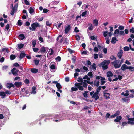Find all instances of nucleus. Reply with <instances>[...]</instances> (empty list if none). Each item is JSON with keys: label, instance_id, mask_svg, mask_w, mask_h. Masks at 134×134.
Returning <instances> with one entry per match:
<instances>
[{"label": "nucleus", "instance_id": "nucleus-1", "mask_svg": "<svg viewBox=\"0 0 134 134\" xmlns=\"http://www.w3.org/2000/svg\"><path fill=\"white\" fill-rule=\"evenodd\" d=\"M77 81L79 82L77 83H75V86L78 87L79 89L80 90L82 91L83 90V87L82 86V84L83 82V79L82 78L79 77Z\"/></svg>", "mask_w": 134, "mask_h": 134}, {"label": "nucleus", "instance_id": "nucleus-2", "mask_svg": "<svg viewBox=\"0 0 134 134\" xmlns=\"http://www.w3.org/2000/svg\"><path fill=\"white\" fill-rule=\"evenodd\" d=\"M110 63V61L109 60L104 61L101 63V66L102 68L104 69H106L108 68L107 66Z\"/></svg>", "mask_w": 134, "mask_h": 134}, {"label": "nucleus", "instance_id": "nucleus-3", "mask_svg": "<svg viewBox=\"0 0 134 134\" xmlns=\"http://www.w3.org/2000/svg\"><path fill=\"white\" fill-rule=\"evenodd\" d=\"M112 63L115 68H119L121 65V63H120V60H116L112 62Z\"/></svg>", "mask_w": 134, "mask_h": 134}, {"label": "nucleus", "instance_id": "nucleus-4", "mask_svg": "<svg viewBox=\"0 0 134 134\" xmlns=\"http://www.w3.org/2000/svg\"><path fill=\"white\" fill-rule=\"evenodd\" d=\"M31 26L32 28L30 27L29 29L32 31H34L36 27H40V25L37 22H35L31 24Z\"/></svg>", "mask_w": 134, "mask_h": 134}, {"label": "nucleus", "instance_id": "nucleus-5", "mask_svg": "<svg viewBox=\"0 0 134 134\" xmlns=\"http://www.w3.org/2000/svg\"><path fill=\"white\" fill-rule=\"evenodd\" d=\"M98 94V93L97 92H95L94 93V91L91 92L90 93V95L91 96H92V98H94L96 100H97L99 98Z\"/></svg>", "mask_w": 134, "mask_h": 134}, {"label": "nucleus", "instance_id": "nucleus-6", "mask_svg": "<svg viewBox=\"0 0 134 134\" xmlns=\"http://www.w3.org/2000/svg\"><path fill=\"white\" fill-rule=\"evenodd\" d=\"M48 49V48L47 47H43L41 48L40 50V52L42 54H44L46 53L47 52V51H47Z\"/></svg>", "mask_w": 134, "mask_h": 134}, {"label": "nucleus", "instance_id": "nucleus-7", "mask_svg": "<svg viewBox=\"0 0 134 134\" xmlns=\"http://www.w3.org/2000/svg\"><path fill=\"white\" fill-rule=\"evenodd\" d=\"M54 53V50L52 48H50L49 49L48 53L47 54V57H49V56L52 55Z\"/></svg>", "mask_w": 134, "mask_h": 134}, {"label": "nucleus", "instance_id": "nucleus-8", "mask_svg": "<svg viewBox=\"0 0 134 134\" xmlns=\"http://www.w3.org/2000/svg\"><path fill=\"white\" fill-rule=\"evenodd\" d=\"M123 53V50L122 49L120 50L117 54L118 56L119 59L121 58L122 55Z\"/></svg>", "mask_w": 134, "mask_h": 134}, {"label": "nucleus", "instance_id": "nucleus-9", "mask_svg": "<svg viewBox=\"0 0 134 134\" xmlns=\"http://www.w3.org/2000/svg\"><path fill=\"white\" fill-rule=\"evenodd\" d=\"M71 28L70 25H68L66 27L65 30V32L66 34H67L70 30Z\"/></svg>", "mask_w": 134, "mask_h": 134}, {"label": "nucleus", "instance_id": "nucleus-10", "mask_svg": "<svg viewBox=\"0 0 134 134\" xmlns=\"http://www.w3.org/2000/svg\"><path fill=\"white\" fill-rule=\"evenodd\" d=\"M104 96L106 99H109L110 98V94L109 93H106L105 92H103Z\"/></svg>", "mask_w": 134, "mask_h": 134}, {"label": "nucleus", "instance_id": "nucleus-11", "mask_svg": "<svg viewBox=\"0 0 134 134\" xmlns=\"http://www.w3.org/2000/svg\"><path fill=\"white\" fill-rule=\"evenodd\" d=\"M129 66H128L125 64L122 65L121 67V69L122 70H125L126 69H128Z\"/></svg>", "mask_w": 134, "mask_h": 134}, {"label": "nucleus", "instance_id": "nucleus-12", "mask_svg": "<svg viewBox=\"0 0 134 134\" xmlns=\"http://www.w3.org/2000/svg\"><path fill=\"white\" fill-rule=\"evenodd\" d=\"M16 70V69L15 68H13L11 70V72L12 74L15 76H16L18 75V74L15 71Z\"/></svg>", "mask_w": 134, "mask_h": 134}, {"label": "nucleus", "instance_id": "nucleus-13", "mask_svg": "<svg viewBox=\"0 0 134 134\" xmlns=\"http://www.w3.org/2000/svg\"><path fill=\"white\" fill-rule=\"evenodd\" d=\"M89 6V5L87 4H86L82 6V8L83 9L86 10L88 9Z\"/></svg>", "mask_w": 134, "mask_h": 134}, {"label": "nucleus", "instance_id": "nucleus-14", "mask_svg": "<svg viewBox=\"0 0 134 134\" xmlns=\"http://www.w3.org/2000/svg\"><path fill=\"white\" fill-rule=\"evenodd\" d=\"M6 87L9 88H10L11 87H14V85L13 84L10 83H8L6 85Z\"/></svg>", "mask_w": 134, "mask_h": 134}, {"label": "nucleus", "instance_id": "nucleus-15", "mask_svg": "<svg viewBox=\"0 0 134 134\" xmlns=\"http://www.w3.org/2000/svg\"><path fill=\"white\" fill-rule=\"evenodd\" d=\"M31 71L33 73H36L38 71V69L35 68H32L31 69Z\"/></svg>", "mask_w": 134, "mask_h": 134}, {"label": "nucleus", "instance_id": "nucleus-16", "mask_svg": "<svg viewBox=\"0 0 134 134\" xmlns=\"http://www.w3.org/2000/svg\"><path fill=\"white\" fill-rule=\"evenodd\" d=\"M14 85L18 87H19L22 85V83L21 82H15Z\"/></svg>", "mask_w": 134, "mask_h": 134}, {"label": "nucleus", "instance_id": "nucleus-17", "mask_svg": "<svg viewBox=\"0 0 134 134\" xmlns=\"http://www.w3.org/2000/svg\"><path fill=\"white\" fill-rule=\"evenodd\" d=\"M62 24V23H60L57 22L55 24V26L57 28L59 29L60 27Z\"/></svg>", "mask_w": 134, "mask_h": 134}, {"label": "nucleus", "instance_id": "nucleus-18", "mask_svg": "<svg viewBox=\"0 0 134 134\" xmlns=\"http://www.w3.org/2000/svg\"><path fill=\"white\" fill-rule=\"evenodd\" d=\"M93 23L96 26H97L98 25V20H97L96 19H94L93 20Z\"/></svg>", "mask_w": 134, "mask_h": 134}, {"label": "nucleus", "instance_id": "nucleus-19", "mask_svg": "<svg viewBox=\"0 0 134 134\" xmlns=\"http://www.w3.org/2000/svg\"><path fill=\"white\" fill-rule=\"evenodd\" d=\"M34 12V9L33 7H30L29 9V12L30 14H32Z\"/></svg>", "mask_w": 134, "mask_h": 134}, {"label": "nucleus", "instance_id": "nucleus-20", "mask_svg": "<svg viewBox=\"0 0 134 134\" xmlns=\"http://www.w3.org/2000/svg\"><path fill=\"white\" fill-rule=\"evenodd\" d=\"M117 41V40L116 38L115 37H114L112 38L111 42L113 44H115Z\"/></svg>", "mask_w": 134, "mask_h": 134}, {"label": "nucleus", "instance_id": "nucleus-21", "mask_svg": "<svg viewBox=\"0 0 134 134\" xmlns=\"http://www.w3.org/2000/svg\"><path fill=\"white\" fill-rule=\"evenodd\" d=\"M87 83H88L87 81L86 80H84L83 82V86L84 87L86 88L87 86Z\"/></svg>", "mask_w": 134, "mask_h": 134}, {"label": "nucleus", "instance_id": "nucleus-22", "mask_svg": "<svg viewBox=\"0 0 134 134\" xmlns=\"http://www.w3.org/2000/svg\"><path fill=\"white\" fill-rule=\"evenodd\" d=\"M113 74L111 71H108L107 73V76L108 77L113 76Z\"/></svg>", "mask_w": 134, "mask_h": 134}, {"label": "nucleus", "instance_id": "nucleus-23", "mask_svg": "<svg viewBox=\"0 0 134 134\" xmlns=\"http://www.w3.org/2000/svg\"><path fill=\"white\" fill-rule=\"evenodd\" d=\"M19 37L20 39L23 40L25 38V36L23 34H21L19 35Z\"/></svg>", "mask_w": 134, "mask_h": 134}, {"label": "nucleus", "instance_id": "nucleus-24", "mask_svg": "<svg viewBox=\"0 0 134 134\" xmlns=\"http://www.w3.org/2000/svg\"><path fill=\"white\" fill-rule=\"evenodd\" d=\"M0 96L2 97V98H4L5 96V92H0Z\"/></svg>", "mask_w": 134, "mask_h": 134}, {"label": "nucleus", "instance_id": "nucleus-25", "mask_svg": "<svg viewBox=\"0 0 134 134\" xmlns=\"http://www.w3.org/2000/svg\"><path fill=\"white\" fill-rule=\"evenodd\" d=\"M88 25H90V26L88 27V29L90 30H92L93 29L92 24L91 23H89Z\"/></svg>", "mask_w": 134, "mask_h": 134}, {"label": "nucleus", "instance_id": "nucleus-26", "mask_svg": "<svg viewBox=\"0 0 134 134\" xmlns=\"http://www.w3.org/2000/svg\"><path fill=\"white\" fill-rule=\"evenodd\" d=\"M105 80V79L104 78H103L101 79L100 82L102 85H103L105 83V81L104 80Z\"/></svg>", "mask_w": 134, "mask_h": 134}, {"label": "nucleus", "instance_id": "nucleus-27", "mask_svg": "<svg viewBox=\"0 0 134 134\" xmlns=\"http://www.w3.org/2000/svg\"><path fill=\"white\" fill-rule=\"evenodd\" d=\"M56 86L58 90H60L62 88V86L59 83H57Z\"/></svg>", "mask_w": 134, "mask_h": 134}, {"label": "nucleus", "instance_id": "nucleus-28", "mask_svg": "<svg viewBox=\"0 0 134 134\" xmlns=\"http://www.w3.org/2000/svg\"><path fill=\"white\" fill-rule=\"evenodd\" d=\"M108 33V31H104L103 32V36L105 37H106Z\"/></svg>", "mask_w": 134, "mask_h": 134}, {"label": "nucleus", "instance_id": "nucleus-29", "mask_svg": "<svg viewBox=\"0 0 134 134\" xmlns=\"http://www.w3.org/2000/svg\"><path fill=\"white\" fill-rule=\"evenodd\" d=\"M88 91H85L84 92V93H83V94L84 97L85 98H86L88 97L87 93H88Z\"/></svg>", "mask_w": 134, "mask_h": 134}, {"label": "nucleus", "instance_id": "nucleus-30", "mask_svg": "<svg viewBox=\"0 0 134 134\" xmlns=\"http://www.w3.org/2000/svg\"><path fill=\"white\" fill-rule=\"evenodd\" d=\"M94 85L96 86L97 87H98L99 85V81H95L94 82Z\"/></svg>", "mask_w": 134, "mask_h": 134}, {"label": "nucleus", "instance_id": "nucleus-31", "mask_svg": "<svg viewBox=\"0 0 134 134\" xmlns=\"http://www.w3.org/2000/svg\"><path fill=\"white\" fill-rule=\"evenodd\" d=\"M25 56V54L24 53H21L20 56V59L24 57Z\"/></svg>", "mask_w": 134, "mask_h": 134}, {"label": "nucleus", "instance_id": "nucleus-32", "mask_svg": "<svg viewBox=\"0 0 134 134\" xmlns=\"http://www.w3.org/2000/svg\"><path fill=\"white\" fill-rule=\"evenodd\" d=\"M24 44H20L18 45V47L19 49H21L23 46Z\"/></svg>", "mask_w": 134, "mask_h": 134}, {"label": "nucleus", "instance_id": "nucleus-33", "mask_svg": "<svg viewBox=\"0 0 134 134\" xmlns=\"http://www.w3.org/2000/svg\"><path fill=\"white\" fill-rule=\"evenodd\" d=\"M36 87H32V93L35 94L36 93Z\"/></svg>", "mask_w": 134, "mask_h": 134}, {"label": "nucleus", "instance_id": "nucleus-34", "mask_svg": "<svg viewBox=\"0 0 134 134\" xmlns=\"http://www.w3.org/2000/svg\"><path fill=\"white\" fill-rule=\"evenodd\" d=\"M119 33V30L117 29H116L115 31L114 32V33L113 35L114 36L115 34H118Z\"/></svg>", "mask_w": 134, "mask_h": 134}, {"label": "nucleus", "instance_id": "nucleus-35", "mask_svg": "<svg viewBox=\"0 0 134 134\" xmlns=\"http://www.w3.org/2000/svg\"><path fill=\"white\" fill-rule=\"evenodd\" d=\"M129 49V48L127 46L123 48V49L125 51H128Z\"/></svg>", "mask_w": 134, "mask_h": 134}, {"label": "nucleus", "instance_id": "nucleus-36", "mask_svg": "<svg viewBox=\"0 0 134 134\" xmlns=\"http://www.w3.org/2000/svg\"><path fill=\"white\" fill-rule=\"evenodd\" d=\"M78 88L77 87H72L71 89L72 91H76L78 90Z\"/></svg>", "mask_w": 134, "mask_h": 134}, {"label": "nucleus", "instance_id": "nucleus-37", "mask_svg": "<svg viewBox=\"0 0 134 134\" xmlns=\"http://www.w3.org/2000/svg\"><path fill=\"white\" fill-rule=\"evenodd\" d=\"M15 58V56L13 54L11 55L10 56V59L11 60L14 59Z\"/></svg>", "mask_w": 134, "mask_h": 134}, {"label": "nucleus", "instance_id": "nucleus-38", "mask_svg": "<svg viewBox=\"0 0 134 134\" xmlns=\"http://www.w3.org/2000/svg\"><path fill=\"white\" fill-rule=\"evenodd\" d=\"M101 89V86H99L98 88H97V89L96 92H97L98 93L100 91V90Z\"/></svg>", "mask_w": 134, "mask_h": 134}, {"label": "nucleus", "instance_id": "nucleus-39", "mask_svg": "<svg viewBox=\"0 0 134 134\" xmlns=\"http://www.w3.org/2000/svg\"><path fill=\"white\" fill-rule=\"evenodd\" d=\"M34 62L35 64L36 65H37L39 63V60H34Z\"/></svg>", "mask_w": 134, "mask_h": 134}, {"label": "nucleus", "instance_id": "nucleus-40", "mask_svg": "<svg viewBox=\"0 0 134 134\" xmlns=\"http://www.w3.org/2000/svg\"><path fill=\"white\" fill-rule=\"evenodd\" d=\"M69 40L67 38L65 39V42L64 43V44L65 45L67 44L69 42Z\"/></svg>", "mask_w": 134, "mask_h": 134}, {"label": "nucleus", "instance_id": "nucleus-41", "mask_svg": "<svg viewBox=\"0 0 134 134\" xmlns=\"http://www.w3.org/2000/svg\"><path fill=\"white\" fill-rule=\"evenodd\" d=\"M18 6L17 5H15L13 7V8L12 10L16 11L17 10Z\"/></svg>", "mask_w": 134, "mask_h": 134}, {"label": "nucleus", "instance_id": "nucleus-42", "mask_svg": "<svg viewBox=\"0 0 134 134\" xmlns=\"http://www.w3.org/2000/svg\"><path fill=\"white\" fill-rule=\"evenodd\" d=\"M119 35H125V33L123 31H120L119 32Z\"/></svg>", "mask_w": 134, "mask_h": 134}, {"label": "nucleus", "instance_id": "nucleus-43", "mask_svg": "<svg viewBox=\"0 0 134 134\" xmlns=\"http://www.w3.org/2000/svg\"><path fill=\"white\" fill-rule=\"evenodd\" d=\"M55 66L54 65H51L50 66V68L52 69H54L55 68Z\"/></svg>", "mask_w": 134, "mask_h": 134}, {"label": "nucleus", "instance_id": "nucleus-44", "mask_svg": "<svg viewBox=\"0 0 134 134\" xmlns=\"http://www.w3.org/2000/svg\"><path fill=\"white\" fill-rule=\"evenodd\" d=\"M87 11H86L83 12L82 14V16H85L87 14Z\"/></svg>", "mask_w": 134, "mask_h": 134}, {"label": "nucleus", "instance_id": "nucleus-45", "mask_svg": "<svg viewBox=\"0 0 134 134\" xmlns=\"http://www.w3.org/2000/svg\"><path fill=\"white\" fill-rule=\"evenodd\" d=\"M32 45L34 47H35L36 44V41L35 40H33L32 41Z\"/></svg>", "mask_w": 134, "mask_h": 134}, {"label": "nucleus", "instance_id": "nucleus-46", "mask_svg": "<svg viewBox=\"0 0 134 134\" xmlns=\"http://www.w3.org/2000/svg\"><path fill=\"white\" fill-rule=\"evenodd\" d=\"M18 24L19 26H21L22 24V23L20 20H19L18 21Z\"/></svg>", "mask_w": 134, "mask_h": 134}, {"label": "nucleus", "instance_id": "nucleus-47", "mask_svg": "<svg viewBox=\"0 0 134 134\" xmlns=\"http://www.w3.org/2000/svg\"><path fill=\"white\" fill-rule=\"evenodd\" d=\"M128 69L131 70V71H133L134 70V67L131 66H129Z\"/></svg>", "mask_w": 134, "mask_h": 134}, {"label": "nucleus", "instance_id": "nucleus-48", "mask_svg": "<svg viewBox=\"0 0 134 134\" xmlns=\"http://www.w3.org/2000/svg\"><path fill=\"white\" fill-rule=\"evenodd\" d=\"M61 59V57L60 56H58L55 58V59L58 61H60Z\"/></svg>", "mask_w": 134, "mask_h": 134}, {"label": "nucleus", "instance_id": "nucleus-49", "mask_svg": "<svg viewBox=\"0 0 134 134\" xmlns=\"http://www.w3.org/2000/svg\"><path fill=\"white\" fill-rule=\"evenodd\" d=\"M122 119V117L120 116H118L116 117V119H118L119 121H120Z\"/></svg>", "mask_w": 134, "mask_h": 134}, {"label": "nucleus", "instance_id": "nucleus-50", "mask_svg": "<svg viewBox=\"0 0 134 134\" xmlns=\"http://www.w3.org/2000/svg\"><path fill=\"white\" fill-rule=\"evenodd\" d=\"M39 41L42 42H44L43 39L41 36L39 37Z\"/></svg>", "mask_w": 134, "mask_h": 134}, {"label": "nucleus", "instance_id": "nucleus-51", "mask_svg": "<svg viewBox=\"0 0 134 134\" xmlns=\"http://www.w3.org/2000/svg\"><path fill=\"white\" fill-rule=\"evenodd\" d=\"M88 75L91 78H92L93 77V75L92 72H89L88 74Z\"/></svg>", "mask_w": 134, "mask_h": 134}, {"label": "nucleus", "instance_id": "nucleus-52", "mask_svg": "<svg viewBox=\"0 0 134 134\" xmlns=\"http://www.w3.org/2000/svg\"><path fill=\"white\" fill-rule=\"evenodd\" d=\"M83 79H86L88 81L90 80V78L87 75L85 76L83 78Z\"/></svg>", "mask_w": 134, "mask_h": 134}, {"label": "nucleus", "instance_id": "nucleus-53", "mask_svg": "<svg viewBox=\"0 0 134 134\" xmlns=\"http://www.w3.org/2000/svg\"><path fill=\"white\" fill-rule=\"evenodd\" d=\"M126 93L124 94V96H127L129 95V91L128 90L126 91Z\"/></svg>", "mask_w": 134, "mask_h": 134}, {"label": "nucleus", "instance_id": "nucleus-54", "mask_svg": "<svg viewBox=\"0 0 134 134\" xmlns=\"http://www.w3.org/2000/svg\"><path fill=\"white\" fill-rule=\"evenodd\" d=\"M24 2L27 5H29L30 4L29 2L27 0H24Z\"/></svg>", "mask_w": 134, "mask_h": 134}, {"label": "nucleus", "instance_id": "nucleus-55", "mask_svg": "<svg viewBox=\"0 0 134 134\" xmlns=\"http://www.w3.org/2000/svg\"><path fill=\"white\" fill-rule=\"evenodd\" d=\"M68 50L69 52L70 53H74V51L72 50L71 49H68Z\"/></svg>", "mask_w": 134, "mask_h": 134}, {"label": "nucleus", "instance_id": "nucleus-56", "mask_svg": "<svg viewBox=\"0 0 134 134\" xmlns=\"http://www.w3.org/2000/svg\"><path fill=\"white\" fill-rule=\"evenodd\" d=\"M130 32L134 33V28L132 27L131 29H130Z\"/></svg>", "mask_w": 134, "mask_h": 134}, {"label": "nucleus", "instance_id": "nucleus-57", "mask_svg": "<svg viewBox=\"0 0 134 134\" xmlns=\"http://www.w3.org/2000/svg\"><path fill=\"white\" fill-rule=\"evenodd\" d=\"M119 29L121 30H123L124 29V26H120L118 27Z\"/></svg>", "mask_w": 134, "mask_h": 134}, {"label": "nucleus", "instance_id": "nucleus-58", "mask_svg": "<svg viewBox=\"0 0 134 134\" xmlns=\"http://www.w3.org/2000/svg\"><path fill=\"white\" fill-rule=\"evenodd\" d=\"M75 37L77 40L79 41L80 39V37L77 35H76L75 36Z\"/></svg>", "mask_w": 134, "mask_h": 134}, {"label": "nucleus", "instance_id": "nucleus-59", "mask_svg": "<svg viewBox=\"0 0 134 134\" xmlns=\"http://www.w3.org/2000/svg\"><path fill=\"white\" fill-rule=\"evenodd\" d=\"M25 83L27 84H28L29 83V80L27 79H26L24 81Z\"/></svg>", "mask_w": 134, "mask_h": 134}, {"label": "nucleus", "instance_id": "nucleus-60", "mask_svg": "<svg viewBox=\"0 0 134 134\" xmlns=\"http://www.w3.org/2000/svg\"><path fill=\"white\" fill-rule=\"evenodd\" d=\"M5 94H11V92L9 91H7L5 92Z\"/></svg>", "mask_w": 134, "mask_h": 134}, {"label": "nucleus", "instance_id": "nucleus-61", "mask_svg": "<svg viewBox=\"0 0 134 134\" xmlns=\"http://www.w3.org/2000/svg\"><path fill=\"white\" fill-rule=\"evenodd\" d=\"M94 57L95 59H96L98 58V55L97 54H94Z\"/></svg>", "mask_w": 134, "mask_h": 134}, {"label": "nucleus", "instance_id": "nucleus-62", "mask_svg": "<svg viewBox=\"0 0 134 134\" xmlns=\"http://www.w3.org/2000/svg\"><path fill=\"white\" fill-rule=\"evenodd\" d=\"M110 114L109 113H107L105 116V118L106 119H107L110 116Z\"/></svg>", "mask_w": 134, "mask_h": 134}, {"label": "nucleus", "instance_id": "nucleus-63", "mask_svg": "<svg viewBox=\"0 0 134 134\" xmlns=\"http://www.w3.org/2000/svg\"><path fill=\"white\" fill-rule=\"evenodd\" d=\"M9 24H8L6 26L5 29L7 30H8L9 29Z\"/></svg>", "mask_w": 134, "mask_h": 134}, {"label": "nucleus", "instance_id": "nucleus-64", "mask_svg": "<svg viewBox=\"0 0 134 134\" xmlns=\"http://www.w3.org/2000/svg\"><path fill=\"white\" fill-rule=\"evenodd\" d=\"M127 124H130L132 125H133L134 124V121H129L127 122Z\"/></svg>", "mask_w": 134, "mask_h": 134}]
</instances>
